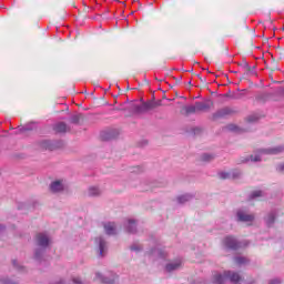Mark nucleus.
Here are the masks:
<instances>
[{
  "instance_id": "obj_1",
  "label": "nucleus",
  "mask_w": 284,
  "mask_h": 284,
  "mask_svg": "<svg viewBox=\"0 0 284 284\" xmlns=\"http://www.w3.org/2000/svg\"><path fill=\"white\" fill-rule=\"evenodd\" d=\"M227 278L233 284H239L243 281V277H241V275L239 273L232 272V271H226V272L223 273V275L215 274L214 275V283L223 284V283H225V281H227Z\"/></svg>"
},
{
  "instance_id": "obj_2",
  "label": "nucleus",
  "mask_w": 284,
  "mask_h": 284,
  "mask_svg": "<svg viewBox=\"0 0 284 284\" xmlns=\"http://www.w3.org/2000/svg\"><path fill=\"white\" fill-rule=\"evenodd\" d=\"M36 241L39 247H48V245H50V237H48V235H45L44 233L37 234Z\"/></svg>"
},
{
  "instance_id": "obj_3",
  "label": "nucleus",
  "mask_w": 284,
  "mask_h": 284,
  "mask_svg": "<svg viewBox=\"0 0 284 284\" xmlns=\"http://www.w3.org/2000/svg\"><path fill=\"white\" fill-rule=\"evenodd\" d=\"M224 247H227L229 250H237L239 248V242H236V239L233 236H226L223 240Z\"/></svg>"
},
{
  "instance_id": "obj_4",
  "label": "nucleus",
  "mask_w": 284,
  "mask_h": 284,
  "mask_svg": "<svg viewBox=\"0 0 284 284\" xmlns=\"http://www.w3.org/2000/svg\"><path fill=\"white\" fill-rule=\"evenodd\" d=\"M220 179L225 181V179H239L241 176V171L232 170L231 172H221L219 173Z\"/></svg>"
},
{
  "instance_id": "obj_5",
  "label": "nucleus",
  "mask_w": 284,
  "mask_h": 284,
  "mask_svg": "<svg viewBox=\"0 0 284 284\" xmlns=\"http://www.w3.org/2000/svg\"><path fill=\"white\" fill-rule=\"evenodd\" d=\"M53 130L57 134H65V132H70V128L64 122L54 124Z\"/></svg>"
},
{
  "instance_id": "obj_6",
  "label": "nucleus",
  "mask_w": 284,
  "mask_h": 284,
  "mask_svg": "<svg viewBox=\"0 0 284 284\" xmlns=\"http://www.w3.org/2000/svg\"><path fill=\"white\" fill-rule=\"evenodd\" d=\"M237 217H239V221H242L243 223H252V221H254L253 214H247L243 211L237 212Z\"/></svg>"
},
{
  "instance_id": "obj_7",
  "label": "nucleus",
  "mask_w": 284,
  "mask_h": 284,
  "mask_svg": "<svg viewBox=\"0 0 284 284\" xmlns=\"http://www.w3.org/2000/svg\"><path fill=\"white\" fill-rule=\"evenodd\" d=\"M227 114H232V109L225 106L213 114V119H223V116H227Z\"/></svg>"
},
{
  "instance_id": "obj_8",
  "label": "nucleus",
  "mask_w": 284,
  "mask_h": 284,
  "mask_svg": "<svg viewBox=\"0 0 284 284\" xmlns=\"http://www.w3.org/2000/svg\"><path fill=\"white\" fill-rule=\"evenodd\" d=\"M197 112H207L212 108V102H195Z\"/></svg>"
},
{
  "instance_id": "obj_9",
  "label": "nucleus",
  "mask_w": 284,
  "mask_h": 284,
  "mask_svg": "<svg viewBox=\"0 0 284 284\" xmlns=\"http://www.w3.org/2000/svg\"><path fill=\"white\" fill-rule=\"evenodd\" d=\"M281 152H284L283 146H276L273 149H263L260 151V153H262V154H281Z\"/></svg>"
},
{
  "instance_id": "obj_10",
  "label": "nucleus",
  "mask_w": 284,
  "mask_h": 284,
  "mask_svg": "<svg viewBox=\"0 0 284 284\" xmlns=\"http://www.w3.org/2000/svg\"><path fill=\"white\" fill-rule=\"evenodd\" d=\"M159 104L156 102H145L140 106L141 112H148V110H154Z\"/></svg>"
},
{
  "instance_id": "obj_11",
  "label": "nucleus",
  "mask_w": 284,
  "mask_h": 284,
  "mask_svg": "<svg viewBox=\"0 0 284 284\" xmlns=\"http://www.w3.org/2000/svg\"><path fill=\"white\" fill-rule=\"evenodd\" d=\"M50 190H51V192H54V193L62 192L63 184L61 183V181H55V182L51 183Z\"/></svg>"
},
{
  "instance_id": "obj_12",
  "label": "nucleus",
  "mask_w": 284,
  "mask_h": 284,
  "mask_svg": "<svg viewBox=\"0 0 284 284\" xmlns=\"http://www.w3.org/2000/svg\"><path fill=\"white\" fill-rule=\"evenodd\" d=\"M182 262L181 260L174 262V263H170L166 265V271L168 272H174V270H179V267H181Z\"/></svg>"
},
{
  "instance_id": "obj_13",
  "label": "nucleus",
  "mask_w": 284,
  "mask_h": 284,
  "mask_svg": "<svg viewBox=\"0 0 284 284\" xmlns=\"http://www.w3.org/2000/svg\"><path fill=\"white\" fill-rule=\"evenodd\" d=\"M104 230H105L106 234L112 235V234H115L116 226L114 225V223H108L104 225Z\"/></svg>"
},
{
  "instance_id": "obj_14",
  "label": "nucleus",
  "mask_w": 284,
  "mask_h": 284,
  "mask_svg": "<svg viewBox=\"0 0 284 284\" xmlns=\"http://www.w3.org/2000/svg\"><path fill=\"white\" fill-rule=\"evenodd\" d=\"M128 232L129 234H134V232H136V222H134V220H129Z\"/></svg>"
},
{
  "instance_id": "obj_15",
  "label": "nucleus",
  "mask_w": 284,
  "mask_h": 284,
  "mask_svg": "<svg viewBox=\"0 0 284 284\" xmlns=\"http://www.w3.org/2000/svg\"><path fill=\"white\" fill-rule=\"evenodd\" d=\"M182 110L185 112V114H194L197 112L196 104L195 106L194 105L183 106Z\"/></svg>"
},
{
  "instance_id": "obj_16",
  "label": "nucleus",
  "mask_w": 284,
  "mask_h": 284,
  "mask_svg": "<svg viewBox=\"0 0 284 284\" xmlns=\"http://www.w3.org/2000/svg\"><path fill=\"white\" fill-rule=\"evenodd\" d=\"M40 148L42 150H54V146L52 145V143H50V141L45 140V141H42L40 143Z\"/></svg>"
},
{
  "instance_id": "obj_17",
  "label": "nucleus",
  "mask_w": 284,
  "mask_h": 284,
  "mask_svg": "<svg viewBox=\"0 0 284 284\" xmlns=\"http://www.w3.org/2000/svg\"><path fill=\"white\" fill-rule=\"evenodd\" d=\"M99 194H101V190H99V187H89V196H99Z\"/></svg>"
},
{
  "instance_id": "obj_18",
  "label": "nucleus",
  "mask_w": 284,
  "mask_h": 284,
  "mask_svg": "<svg viewBox=\"0 0 284 284\" xmlns=\"http://www.w3.org/2000/svg\"><path fill=\"white\" fill-rule=\"evenodd\" d=\"M83 121V114L79 113L71 118V123L78 124Z\"/></svg>"
},
{
  "instance_id": "obj_19",
  "label": "nucleus",
  "mask_w": 284,
  "mask_h": 284,
  "mask_svg": "<svg viewBox=\"0 0 284 284\" xmlns=\"http://www.w3.org/2000/svg\"><path fill=\"white\" fill-rule=\"evenodd\" d=\"M99 247L100 256H103V252H105V241H103V239H99Z\"/></svg>"
},
{
  "instance_id": "obj_20",
  "label": "nucleus",
  "mask_w": 284,
  "mask_h": 284,
  "mask_svg": "<svg viewBox=\"0 0 284 284\" xmlns=\"http://www.w3.org/2000/svg\"><path fill=\"white\" fill-rule=\"evenodd\" d=\"M191 196L190 195H182L178 197L179 203H187L190 201Z\"/></svg>"
},
{
  "instance_id": "obj_21",
  "label": "nucleus",
  "mask_w": 284,
  "mask_h": 284,
  "mask_svg": "<svg viewBox=\"0 0 284 284\" xmlns=\"http://www.w3.org/2000/svg\"><path fill=\"white\" fill-rule=\"evenodd\" d=\"M236 265H244V263H247V258L245 257H236L235 258Z\"/></svg>"
},
{
  "instance_id": "obj_22",
  "label": "nucleus",
  "mask_w": 284,
  "mask_h": 284,
  "mask_svg": "<svg viewBox=\"0 0 284 284\" xmlns=\"http://www.w3.org/2000/svg\"><path fill=\"white\" fill-rule=\"evenodd\" d=\"M258 196H263V191L261 190L254 191L251 195V199H258Z\"/></svg>"
},
{
  "instance_id": "obj_23",
  "label": "nucleus",
  "mask_w": 284,
  "mask_h": 284,
  "mask_svg": "<svg viewBox=\"0 0 284 284\" xmlns=\"http://www.w3.org/2000/svg\"><path fill=\"white\" fill-rule=\"evenodd\" d=\"M274 221H276V216H274V214H270L267 216V224L272 225V223H274Z\"/></svg>"
},
{
  "instance_id": "obj_24",
  "label": "nucleus",
  "mask_w": 284,
  "mask_h": 284,
  "mask_svg": "<svg viewBox=\"0 0 284 284\" xmlns=\"http://www.w3.org/2000/svg\"><path fill=\"white\" fill-rule=\"evenodd\" d=\"M212 159H214V156L205 154L202 156V161H212Z\"/></svg>"
},
{
  "instance_id": "obj_25",
  "label": "nucleus",
  "mask_w": 284,
  "mask_h": 284,
  "mask_svg": "<svg viewBox=\"0 0 284 284\" xmlns=\"http://www.w3.org/2000/svg\"><path fill=\"white\" fill-rule=\"evenodd\" d=\"M251 161H254V162H256V161H261V155H251Z\"/></svg>"
},
{
  "instance_id": "obj_26",
  "label": "nucleus",
  "mask_w": 284,
  "mask_h": 284,
  "mask_svg": "<svg viewBox=\"0 0 284 284\" xmlns=\"http://www.w3.org/2000/svg\"><path fill=\"white\" fill-rule=\"evenodd\" d=\"M73 283L74 284H83V282H81V278H79V277H74Z\"/></svg>"
},
{
  "instance_id": "obj_27",
  "label": "nucleus",
  "mask_w": 284,
  "mask_h": 284,
  "mask_svg": "<svg viewBox=\"0 0 284 284\" xmlns=\"http://www.w3.org/2000/svg\"><path fill=\"white\" fill-rule=\"evenodd\" d=\"M248 121L250 123L254 122V121H258L257 116H248Z\"/></svg>"
},
{
  "instance_id": "obj_28",
  "label": "nucleus",
  "mask_w": 284,
  "mask_h": 284,
  "mask_svg": "<svg viewBox=\"0 0 284 284\" xmlns=\"http://www.w3.org/2000/svg\"><path fill=\"white\" fill-rule=\"evenodd\" d=\"M3 284H17L16 282H12L10 280H2Z\"/></svg>"
},
{
  "instance_id": "obj_29",
  "label": "nucleus",
  "mask_w": 284,
  "mask_h": 284,
  "mask_svg": "<svg viewBox=\"0 0 284 284\" xmlns=\"http://www.w3.org/2000/svg\"><path fill=\"white\" fill-rule=\"evenodd\" d=\"M277 171L284 173V164H280V165L277 166Z\"/></svg>"
},
{
  "instance_id": "obj_30",
  "label": "nucleus",
  "mask_w": 284,
  "mask_h": 284,
  "mask_svg": "<svg viewBox=\"0 0 284 284\" xmlns=\"http://www.w3.org/2000/svg\"><path fill=\"white\" fill-rule=\"evenodd\" d=\"M270 284H281L278 280H273Z\"/></svg>"
},
{
  "instance_id": "obj_31",
  "label": "nucleus",
  "mask_w": 284,
  "mask_h": 284,
  "mask_svg": "<svg viewBox=\"0 0 284 284\" xmlns=\"http://www.w3.org/2000/svg\"><path fill=\"white\" fill-rule=\"evenodd\" d=\"M131 250H132V251H136V250H139V248H136V247H134V246H131Z\"/></svg>"
},
{
  "instance_id": "obj_32",
  "label": "nucleus",
  "mask_w": 284,
  "mask_h": 284,
  "mask_svg": "<svg viewBox=\"0 0 284 284\" xmlns=\"http://www.w3.org/2000/svg\"><path fill=\"white\" fill-rule=\"evenodd\" d=\"M97 277H98V278H101V274L98 273V274H97Z\"/></svg>"
},
{
  "instance_id": "obj_33",
  "label": "nucleus",
  "mask_w": 284,
  "mask_h": 284,
  "mask_svg": "<svg viewBox=\"0 0 284 284\" xmlns=\"http://www.w3.org/2000/svg\"><path fill=\"white\" fill-rule=\"evenodd\" d=\"M102 283H108V281H105V280H102Z\"/></svg>"
},
{
  "instance_id": "obj_34",
  "label": "nucleus",
  "mask_w": 284,
  "mask_h": 284,
  "mask_svg": "<svg viewBox=\"0 0 284 284\" xmlns=\"http://www.w3.org/2000/svg\"><path fill=\"white\" fill-rule=\"evenodd\" d=\"M189 85H192V81H189Z\"/></svg>"
},
{
  "instance_id": "obj_35",
  "label": "nucleus",
  "mask_w": 284,
  "mask_h": 284,
  "mask_svg": "<svg viewBox=\"0 0 284 284\" xmlns=\"http://www.w3.org/2000/svg\"><path fill=\"white\" fill-rule=\"evenodd\" d=\"M13 265H17V261H13Z\"/></svg>"
},
{
  "instance_id": "obj_36",
  "label": "nucleus",
  "mask_w": 284,
  "mask_h": 284,
  "mask_svg": "<svg viewBox=\"0 0 284 284\" xmlns=\"http://www.w3.org/2000/svg\"><path fill=\"white\" fill-rule=\"evenodd\" d=\"M60 284H63V282H60Z\"/></svg>"
}]
</instances>
